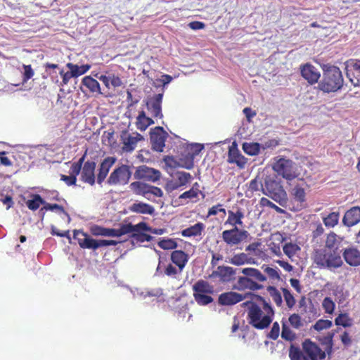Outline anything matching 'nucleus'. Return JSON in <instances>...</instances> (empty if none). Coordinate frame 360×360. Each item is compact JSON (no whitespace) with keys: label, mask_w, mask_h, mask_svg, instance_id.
<instances>
[{"label":"nucleus","mask_w":360,"mask_h":360,"mask_svg":"<svg viewBox=\"0 0 360 360\" xmlns=\"http://www.w3.org/2000/svg\"><path fill=\"white\" fill-rule=\"evenodd\" d=\"M345 262L350 266L360 265V251L356 248H347L342 252Z\"/></svg>","instance_id":"c85d7f7f"},{"label":"nucleus","mask_w":360,"mask_h":360,"mask_svg":"<svg viewBox=\"0 0 360 360\" xmlns=\"http://www.w3.org/2000/svg\"><path fill=\"white\" fill-rule=\"evenodd\" d=\"M267 292H269V296H271L273 302L276 304V306L281 307L283 299L281 298V292H279L277 288L273 286H269L267 287Z\"/></svg>","instance_id":"a18cd8bd"},{"label":"nucleus","mask_w":360,"mask_h":360,"mask_svg":"<svg viewBox=\"0 0 360 360\" xmlns=\"http://www.w3.org/2000/svg\"><path fill=\"white\" fill-rule=\"evenodd\" d=\"M340 243L341 238L333 231H330V233L327 234L326 240H325V246L315 249L340 251L339 250Z\"/></svg>","instance_id":"cd10ccee"},{"label":"nucleus","mask_w":360,"mask_h":360,"mask_svg":"<svg viewBox=\"0 0 360 360\" xmlns=\"http://www.w3.org/2000/svg\"><path fill=\"white\" fill-rule=\"evenodd\" d=\"M243 150L249 155H257L260 152V145L256 142L243 143Z\"/></svg>","instance_id":"a19ab883"},{"label":"nucleus","mask_w":360,"mask_h":360,"mask_svg":"<svg viewBox=\"0 0 360 360\" xmlns=\"http://www.w3.org/2000/svg\"><path fill=\"white\" fill-rule=\"evenodd\" d=\"M160 248L164 250H174L177 248V243L174 239H162L158 243Z\"/></svg>","instance_id":"8fccbe9b"},{"label":"nucleus","mask_w":360,"mask_h":360,"mask_svg":"<svg viewBox=\"0 0 360 360\" xmlns=\"http://www.w3.org/2000/svg\"><path fill=\"white\" fill-rule=\"evenodd\" d=\"M323 226H322L321 223H316L314 224V229L311 231V239L314 240L319 238L322 236V234H323Z\"/></svg>","instance_id":"e2e57ef3"},{"label":"nucleus","mask_w":360,"mask_h":360,"mask_svg":"<svg viewBox=\"0 0 360 360\" xmlns=\"http://www.w3.org/2000/svg\"><path fill=\"white\" fill-rule=\"evenodd\" d=\"M259 299L263 305L262 308L255 302L245 303L250 304L248 311V323L257 330H264L271 323L274 310L262 296H259Z\"/></svg>","instance_id":"f257e3e1"},{"label":"nucleus","mask_w":360,"mask_h":360,"mask_svg":"<svg viewBox=\"0 0 360 360\" xmlns=\"http://www.w3.org/2000/svg\"><path fill=\"white\" fill-rule=\"evenodd\" d=\"M98 79L108 89L118 88L123 85V82L119 75L112 72H106L104 75L99 76Z\"/></svg>","instance_id":"393cba45"},{"label":"nucleus","mask_w":360,"mask_h":360,"mask_svg":"<svg viewBox=\"0 0 360 360\" xmlns=\"http://www.w3.org/2000/svg\"><path fill=\"white\" fill-rule=\"evenodd\" d=\"M290 360H310L300 349L293 345L290 347Z\"/></svg>","instance_id":"09e8293b"},{"label":"nucleus","mask_w":360,"mask_h":360,"mask_svg":"<svg viewBox=\"0 0 360 360\" xmlns=\"http://www.w3.org/2000/svg\"><path fill=\"white\" fill-rule=\"evenodd\" d=\"M82 84L89 90H100L98 81L90 76H86L82 79Z\"/></svg>","instance_id":"3c124183"},{"label":"nucleus","mask_w":360,"mask_h":360,"mask_svg":"<svg viewBox=\"0 0 360 360\" xmlns=\"http://www.w3.org/2000/svg\"><path fill=\"white\" fill-rule=\"evenodd\" d=\"M273 170L277 175L281 176L283 179L287 181H291L296 179L298 174L293 167V162L291 160L281 158L275 160L273 164Z\"/></svg>","instance_id":"1a4fd4ad"},{"label":"nucleus","mask_w":360,"mask_h":360,"mask_svg":"<svg viewBox=\"0 0 360 360\" xmlns=\"http://www.w3.org/2000/svg\"><path fill=\"white\" fill-rule=\"evenodd\" d=\"M131 176L130 167L126 165H121L110 174L106 183L110 186H126Z\"/></svg>","instance_id":"9b49d317"},{"label":"nucleus","mask_w":360,"mask_h":360,"mask_svg":"<svg viewBox=\"0 0 360 360\" xmlns=\"http://www.w3.org/2000/svg\"><path fill=\"white\" fill-rule=\"evenodd\" d=\"M305 184H295L290 190V203L292 207L290 210L300 212L306 207V191Z\"/></svg>","instance_id":"f8f14e48"},{"label":"nucleus","mask_w":360,"mask_h":360,"mask_svg":"<svg viewBox=\"0 0 360 360\" xmlns=\"http://www.w3.org/2000/svg\"><path fill=\"white\" fill-rule=\"evenodd\" d=\"M288 323H290V327L295 330H299L304 326L302 321H301L300 316L297 313H293L290 315V317H288Z\"/></svg>","instance_id":"603ef678"},{"label":"nucleus","mask_w":360,"mask_h":360,"mask_svg":"<svg viewBox=\"0 0 360 360\" xmlns=\"http://www.w3.org/2000/svg\"><path fill=\"white\" fill-rule=\"evenodd\" d=\"M162 94H158L153 97H148L146 100V108L150 115L155 118L162 117Z\"/></svg>","instance_id":"a211bd4d"},{"label":"nucleus","mask_w":360,"mask_h":360,"mask_svg":"<svg viewBox=\"0 0 360 360\" xmlns=\"http://www.w3.org/2000/svg\"><path fill=\"white\" fill-rule=\"evenodd\" d=\"M188 255L181 250H175L171 253V262L176 267L184 269L188 262Z\"/></svg>","instance_id":"7c9ffc66"},{"label":"nucleus","mask_w":360,"mask_h":360,"mask_svg":"<svg viewBox=\"0 0 360 360\" xmlns=\"http://www.w3.org/2000/svg\"><path fill=\"white\" fill-rule=\"evenodd\" d=\"M300 73L302 77L311 85L317 83L321 77L317 68L309 63L300 65Z\"/></svg>","instance_id":"dca6fc26"},{"label":"nucleus","mask_w":360,"mask_h":360,"mask_svg":"<svg viewBox=\"0 0 360 360\" xmlns=\"http://www.w3.org/2000/svg\"><path fill=\"white\" fill-rule=\"evenodd\" d=\"M173 77L169 75H162L160 78L156 79L153 82V84L156 88L165 87L166 84L170 83Z\"/></svg>","instance_id":"13d9d810"},{"label":"nucleus","mask_w":360,"mask_h":360,"mask_svg":"<svg viewBox=\"0 0 360 360\" xmlns=\"http://www.w3.org/2000/svg\"><path fill=\"white\" fill-rule=\"evenodd\" d=\"M73 238L77 240V244L82 249H91L96 250L101 247L115 246L118 242L115 240H96L91 238L88 233L83 230H75Z\"/></svg>","instance_id":"423d86ee"},{"label":"nucleus","mask_w":360,"mask_h":360,"mask_svg":"<svg viewBox=\"0 0 360 360\" xmlns=\"http://www.w3.org/2000/svg\"><path fill=\"white\" fill-rule=\"evenodd\" d=\"M143 140V136L136 133V135L132 136L129 131L123 130L120 135V141L122 143V151L124 153H131L135 150L137 143Z\"/></svg>","instance_id":"4468645a"},{"label":"nucleus","mask_w":360,"mask_h":360,"mask_svg":"<svg viewBox=\"0 0 360 360\" xmlns=\"http://www.w3.org/2000/svg\"><path fill=\"white\" fill-rule=\"evenodd\" d=\"M335 325L347 328L352 325V319L347 313H341L335 318Z\"/></svg>","instance_id":"c03bdc74"},{"label":"nucleus","mask_w":360,"mask_h":360,"mask_svg":"<svg viewBox=\"0 0 360 360\" xmlns=\"http://www.w3.org/2000/svg\"><path fill=\"white\" fill-rule=\"evenodd\" d=\"M162 127L155 128L153 132L150 133V140L152 144V149L155 152H162L165 147L166 136Z\"/></svg>","instance_id":"6ab92c4d"},{"label":"nucleus","mask_w":360,"mask_h":360,"mask_svg":"<svg viewBox=\"0 0 360 360\" xmlns=\"http://www.w3.org/2000/svg\"><path fill=\"white\" fill-rule=\"evenodd\" d=\"M282 292L287 307H288V309H292L296 304V300H295L292 294H291L290 291L288 288H282Z\"/></svg>","instance_id":"864d4df0"},{"label":"nucleus","mask_w":360,"mask_h":360,"mask_svg":"<svg viewBox=\"0 0 360 360\" xmlns=\"http://www.w3.org/2000/svg\"><path fill=\"white\" fill-rule=\"evenodd\" d=\"M22 68L24 70L22 79L24 82H27L34 76V72L31 65H23Z\"/></svg>","instance_id":"0e129e2a"},{"label":"nucleus","mask_w":360,"mask_h":360,"mask_svg":"<svg viewBox=\"0 0 360 360\" xmlns=\"http://www.w3.org/2000/svg\"><path fill=\"white\" fill-rule=\"evenodd\" d=\"M204 228V224L201 222H198L193 226L182 230L181 234H182L183 237L187 238L200 236L202 235Z\"/></svg>","instance_id":"f704fd0d"},{"label":"nucleus","mask_w":360,"mask_h":360,"mask_svg":"<svg viewBox=\"0 0 360 360\" xmlns=\"http://www.w3.org/2000/svg\"><path fill=\"white\" fill-rule=\"evenodd\" d=\"M131 238H132L133 240H134L135 241L140 243H143L145 242H150V240H153V236L142 231L131 234Z\"/></svg>","instance_id":"5fc2aeb1"},{"label":"nucleus","mask_w":360,"mask_h":360,"mask_svg":"<svg viewBox=\"0 0 360 360\" xmlns=\"http://www.w3.org/2000/svg\"><path fill=\"white\" fill-rule=\"evenodd\" d=\"M248 236V231L235 227L221 232V240L229 247H236L246 240Z\"/></svg>","instance_id":"9d476101"},{"label":"nucleus","mask_w":360,"mask_h":360,"mask_svg":"<svg viewBox=\"0 0 360 360\" xmlns=\"http://www.w3.org/2000/svg\"><path fill=\"white\" fill-rule=\"evenodd\" d=\"M229 262L233 266H240L245 264H254V259L242 252L233 255L232 257L229 258Z\"/></svg>","instance_id":"473e14b6"},{"label":"nucleus","mask_w":360,"mask_h":360,"mask_svg":"<svg viewBox=\"0 0 360 360\" xmlns=\"http://www.w3.org/2000/svg\"><path fill=\"white\" fill-rule=\"evenodd\" d=\"M266 175L264 174L256 175L255 178L250 180L248 189L253 193L259 192L264 188V179Z\"/></svg>","instance_id":"e433bc0d"},{"label":"nucleus","mask_w":360,"mask_h":360,"mask_svg":"<svg viewBox=\"0 0 360 360\" xmlns=\"http://www.w3.org/2000/svg\"><path fill=\"white\" fill-rule=\"evenodd\" d=\"M153 124H154V122L145 115V112L141 111L139 113L138 118H136V127L139 130L144 131Z\"/></svg>","instance_id":"4c0bfd02"},{"label":"nucleus","mask_w":360,"mask_h":360,"mask_svg":"<svg viewBox=\"0 0 360 360\" xmlns=\"http://www.w3.org/2000/svg\"><path fill=\"white\" fill-rule=\"evenodd\" d=\"M281 337L285 341L292 342L296 339V333L291 330L289 326L287 325L285 321H282V333H281Z\"/></svg>","instance_id":"ea45409f"},{"label":"nucleus","mask_w":360,"mask_h":360,"mask_svg":"<svg viewBox=\"0 0 360 360\" xmlns=\"http://www.w3.org/2000/svg\"><path fill=\"white\" fill-rule=\"evenodd\" d=\"M177 183H180L181 185H187L191 179V174L186 172H179L176 174Z\"/></svg>","instance_id":"680f3d73"},{"label":"nucleus","mask_w":360,"mask_h":360,"mask_svg":"<svg viewBox=\"0 0 360 360\" xmlns=\"http://www.w3.org/2000/svg\"><path fill=\"white\" fill-rule=\"evenodd\" d=\"M146 229V223L141 221L136 225L131 223L127 224H121L120 229H114V237H120L124 234H133L141 231L142 229Z\"/></svg>","instance_id":"412c9836"},{"label":"nucleus","mask_w":360,"mask_h":360,"mask_svg":"<svg viewBox=\"0 0 360 360\" xmlns=\"http://www.w3.org/2000/svg\"><path fill=\"white\" fill-rule=\"evenodd\" d=\"M227 162L229 164H236L240 169L246 165V158L241 155L235 142H233L232 145L229 148Z\"/></svg>","instance_id":"4be33fe9"},{"label":"nucleus","mask_w":360,"mask_h":360,"mask_svg":"<svg viewBox=\"0 0 360 360\" xmlns=\"http://www.w3.org/2000/svg\"><path fill=\"white\" fill-rule=\"evenodd\" d=\"M332 326L333 323L331 321L319 319L315 323V325H314V329L316 330V331H322L330 328Z\"/></svg>","instance_id":"052dcab7"},{"label":"nucleus","mask_w":360,"mask_h":360,"mask_svg":"<svg viewBox=\"0 0 360 360\" xmlns=\"http://www.w3.org/2000/svg\"><path fill=\"white\" fill-rule=\"evenodd\" d=\"M41 210H49L51 212H58L59 214H64L65 216L68 217V214L65 210H64V207L57 203H46L44 207L41 208Z\"/></svg>","instance_id":"6e6d98bb"},{"label":"nucleus","mask_w":360,"mask_h":360,"mask_svg":"<svg viewBox=\"0 0 360 360\" xmlns=\"http://www.w3.org/2000/svg\"><path fill=\"white\" fill-rule=\"evenodd\" d=\"M259 192L274 200L282 207L287 205V193L285 191L281 180L275 174L265 176V179H264V188Z\"/></svg>","instance_id":"7ed1b4c3"},{"label":"nucleus","mask_w":360,"mask_h":360,"mask_svg":"<svg viewBox=\"0 0 360 360\" xmlns=\"http://www.w3.org/2000/svg\"><path fill=\"white\" fill-rule=\"evenodd\" d=\"M66 67L72 71L73 75L77 77L86 73L90 68L91 65L85 64L82 65H75L72 63L66 64Z\"/></svg>","instance_id":"58836bf2"},{"label":"nucleus","mask_w":360,"mask_h":360,"mask_svg":"<svg viewBox=\"0 0 360 360\" xmlns=\"http://www.w3.org/2000/svg\"><path fill=\"white\" fill-rule=\"evenodd\" d=\"M343 83L342 74L339 68L334 65L326 66L320 84L321 90H340Z\"/></svg>","instance_id":"39448f33"},{"label":"nucleus","mask_w":360,"mask_h":360,"mask_svg":"<svg viewBox=\"0 0 360 360\" xmlns=\"http://www.w3.org/2000/svg\"><path fill=\"white\" fill-rule=\"evenodd\" d=\"M129 189L134 195H141L148 200H150V196L156 198L162 197V189L141 181H133L129 184Z\"/></svg>","instance_id":"6e6552de"},{"label":"nucleus","mask_w":360,"mask_h":360,"mask_svg":"<svg viewBox=\"0 0 360 360\" xmlns=\"http://www.w3.org/2000/svg\"><path fill=\"white\" fill-rule=\"evenodd\" d=\"M304 355L307 356L309 360H322L326 357L324 352L310 340H306L303 343Z\"/></svg>","instance_id":"f3484780"},{"label":"nucleus","mask_w":360,"mask_h":360,"mask_svg":"<svg viewBox=\"0 0 360 360\" xmlns=\"http://www.w3.org/2000/svg\"><path fill=\"white\" fill-rule=\"evenodd\" d=\"M278 337H279V324L275 322L273 323V326H271V331H269V338L272 340H276Z\"/></svg>","instance_id":"69168bd1"},{"label":"nucleus","mask_w":360,"mask_h":360,"mask_svg":"<svg viewBox=\"0 0 360 360\" xmlns=\"http://www.w3.org/2000/svg\"><path fill=\"white\" fill-rule=\"evenodd\" d=\"M321 307H323L325 313L332 314L335 310V302H333L330 297H326L323 298Z\"/></svg>","instance_id":"4d7b16f0"},{"label":"nucleus","mask_w":360,"mask_h":360,"mask_svg":"<svg viewBox=\"0 0 360 360\" xmlns=\"http://www.w3.org/2000/svg\"><path fill=\"white\" fill-rule=\"evenodd\" d=\"M246 298L245 295H242L233 291L223 292L219 296V304L223 306L235 305L244 300Z\"/></svg>","instance_id":"aec40b11"},{"label":"nucleus","mask_w":360,"mask_h":360,"mask_svg":"<svg viewBox=\"0 0 360 360\" xmlns=\"http://www.w3.org/2000/svg\"><path fill=\"white\" fill-rule=\"evenodd\" d=\"M227 219L224 222V225H229L233 228L243 227V212L240 207H236L233 210L227 211Z\"/></svg>","instance_id":"b1692460"},{"label":"nucleus","mask_w":360,"mask_h":360,"mask_svg":"<svg viewBox=\"0 0 360 360\" xmlns=\"http://www.w3.org/2000/svg\"><path fill=\"white\" fill-rule=\"evenodd\" d=\"M202 149H204V146L200 143H192L187 148L188 150V153H187V155H188V160H187L185 165H183V167L191 169L193 168V159L195 156L198 155L199 153H200Z\"/></svg>","instance_id":"c756f323"},{"label":"nucleus","mask_w":360,"mask_h":360,"mask_svg":"<svg viewBox=\"0 0 360 360\" xmlns=\"http://www.w3.org/2000/svg\"><path fill=\"white\" fill-rule=\"evenodd\" d=\"M59 73L62 77V84H67L68 83L69 80L72 77H75L73 75L71 70H70V72H65L63 70H61Z\"/></svg>","instance_id":"774afa93"},{"label":"nucleus","mask_w":360,"mask_h":360,"mask_svg":"<svg viewBox=\"0 0 360 360\" xmlns=\"http://www.w3.org/2000/svg\"><path fill=\"white\" fill-rule=\"evenodd\" d=\"M193 297L196 304L200 306H207L214 302L212 295L214 293V287L207 281L201 279L192 286Z\"/></svg>","instance_id":"0eeeda50"},{"label":"nucleus","mask_w":360,"mask_h":360,"mask_svg":"<svg viewBox=\"0 0 360 360\" xmlns=\"http://www.w3.org/2000/svg\"><path fill=\"white\" fill-rule=\"evenodd\" d=\"M45 204H46V202H45L44 200L38 194H35L32 199L27 200V207L32 211L37 210L41 205H45Z\"/></svg>","instance_id":"37998d69"},{"label":"nucleus","mask_w":360,"mask_h":360,"mask_svg":"<svg viewBox=\"0 0 360 360\" xmlns=\"http://www.w3.org/2000/svg\"><path fill=\"white\" fill-rule=\"evenodd\" d=\"M96 164L92 160H88L85 162L83 165L82 172H81V181L83 182L93 186L95 184V167Z\"/></svg>","instance_id":"5701e85b"},{"label":"nucleus","mask_w":360,"mask_h":360,"mask_svg":"<svg viewBox=\"0 0 360 360\" xmlns=\"http://www.w3.org/2000/svg\"><path fill=\"white\" fill-rule=\"evenodd\" d=\"M242 276H238L234 289L239 291H256L264 288L261 283L266 282V278L262 271L255 268L248 267L240 269Z\"/></svg>","instance_id":"f03ea898"},{"label":"nucleus","mask_w":360,"mask_h":360,"mask_svg":"<svg viewBox=\"0 0 360 360\" xmlns=\"http://www.w3.org/2000/svg\"><path fill=\"white\" fill-rule=\"evenodd\" d=\"M115 160L116 159L113 157H107L102 160L100 167H98V176H96V182L98 185H101L104 179H106L107 174Z\"/></svg>","instance_id":"a878e982"},{"label":"nucleus","mask_w":360,"mask_h":360,"mask_svg":"<svg viewBox=\"0 0 360 360\" xmlns=\"http://www.w3.org/2000/svg\"><path fill=\"white\" fill-rule=\"evenodd\" d=\"M183 269L184 268L175 267L172 264H169L164 268V275L175 278L176 276L181 274Z\"/></svg>","instance_id":"de8ad7c7"},{"label":"nucleus","mask_w":360,"mask_h":360,"mask_svg":"<svg viewBox=\"0 0 360 360\" xmlns=\"http://www.w3.org/2000/svg\"><path fill=\"white\" fill-rule=\"evenodd\" d=\"M300 249L297 245L292 243H286L284 246H283V252H284L285 255L290 259L292 258Z\"/></svg>","instance_id":"49530a36"},{"label":"nucleus","mask_w":360,"mask_h":360,"mask_svg":"<svg viewBox=\"0 0 360 360\" xmlns=\"http://www.w3.org/2000/svg\"><path fill=\"white\" fill-rule=\"evenodd\" d=\"M313 264L320 269H336L342 265L340 251L314 249L311 253Z\"/></svg>","instance_id":"20e7f679"},{"label":"nucleus","mask_w":360,"mask_h":360,"mask_svg":"<svg viewBox=\"0 0 360 360\" xmlns=\"http://www.w3.org/2000/svg\"><path fill=\"white\" fill-rule=\"evenodd\" d=\"M197 187H198V184L195 183L190 190L183 193L180 196H179V200H180L181 204H187V200L195 199L198 198V195L202 194V191L198 190V188Z\"/></svg>","instance_id":"72a5a7b5"},{"label":"nucleus","mask_w":360,"mask_h":360,"mask_svg":"<svg viewBox=\"0 0 360 360\" xmlns=\"http://www.w3.org/2000/svg\"><path fill=\"white\" fill-rule=\"evenodd\" d=\"M160 178V172L155 169L149 168L146 165H142L136 167L134 172L135 179H143L144 181H149L150 182H155Z\"/></svg>","instance_id":"2eb2a0df"},{"label":"nucleus","mask_w":360,"mask_h":360,"mask_svg":"<svg viewBox=\"0 0 360 360\" xmlns=\"http://www.w3.org/2000/svg\"><path fill=\"white\" fill-rule=\"evenodd\" d=\"M264 272H265L266 275L269 276L273 281H280L281 276H279V272L276 269H274L272 267H269L267 266H263Z\"/></svg>","instance_id":"bf43d9fd"},{"label":"nucleus","mask_w":360,"mask_h":360,"mask_svg":"<svg viewBox=\"0 0 360 360\" xmlns=\"http://www.w3.org/2000/svg\"><path fill=\"white\" fill-rule=\"evenodd\" d=\"M360 221V207H353L345 212L342 224L347 227H352Z\"/></svg>","instance_id":"bb28decb"},{"label":"nucleus","mask_w":360,"mask_h":360,"mask_svg":"<svg viewBox=\"0 0 360 360\" xmlns=\"http://www.w3.org/2000/svg\"><path fill=\"white\" fill-rule=\"evenodd\" d=\"M61 181H64L67 186H75L76 184V176L75 175H69L65 176L64 174H61Z\"/></svg>","instance_id":"338daca9"},{"label":"nucleus","mask_w":360,"mask_h":360,"mask_svg":"<svg viewBox=\"0 0 360 360\" xmlns=\"http://www.w3.org/2000/svg\"><path fill=\"white\" fill-rule=\"evenodd\" d=\"M236 269L229 266H219L208 276L211 279L219 278L221 283H229L235 279Z\"/></svg>","instance_id":"ddd939ff"},{"label":"nucleus","mask_w":360,"mask_h":360,"mask_svg":"<svg viewBox=\"0 0 360 360\" xmlns=\"http://www.w3.org/2000/svg\"><path fill=\"white\" fill-rule=\"evenodd\" d=\"M339 213L338 212H332L328 215L323 217V225L328 228H333L338 224Z\"/></svg>","instance_id":"79ce46f5"},{"label":"nucleus","mask_w":360,"mask_h":360,"mask_svg":"<svg viewBox=\"0 0 360 360\" xmlns=\"http://www.w3.org/2000/svg\"><path fill=\"white\" fill-rule=\"evenodd\" d=\"M129 210L134 213L140 214L154 215L155 214L154 207L142 202L132 204V205L129 207Z\"/></svg>","instance_id":"2f4dec72"},{"label":"nucleus","mask_w":360,"mask_h":360,"mask_svg":"<svg viewBox=\"0 0 360 360\" xmlns=\"http://www.w3.org/2000/svg\"><path fill=\"white\" fill-rule=\"evenodd\" d=\"M90 232L94 236L115 237L114 229L105 228L96 224L90 226Z\"/></svg>","instance_id":"c9c22d12"}]
</instances>
